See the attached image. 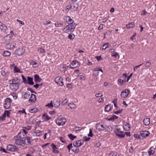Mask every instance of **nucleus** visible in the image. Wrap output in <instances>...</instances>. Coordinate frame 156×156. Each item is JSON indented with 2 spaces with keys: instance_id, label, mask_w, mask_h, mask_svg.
Masks as SVG:
<instances>
[{
  "instance_id": "1",
  "label": "nucleus",
  "mask_w": 156,
  "mask_h": 156,
  "mask_svg": "<svg viewBox=\"0 0 156 156\" xmlns=\"http://www.w3.org/2000/svg\"><path fill=\"white\" fill-rule=\"evenodd\" d=\"M10 88L12 90H17L20 84V80L18 77L14 78L8 81Z\"/></svg>"
},
{
  "instance_id": "2",
  "label": "nucleus",
  "mask_w": 156,
  "mask_h": 156,
  "mask_svg": "<svg viewBox=\"0 0 156 156\" xmlns=\"http://www.w3.org/2000/svg\"><path fill=\"white\" fill-rule=\"evenodd\" d=\"M96 128L97 129L101 131L106 130L107 131H109V127L105 124H102L101 123H99L96 124Z\"/></svg>"
},
{
  "instance_id": "3",
  "label": "nucleus",
  "mask_w": 156,
  "mask_h": 156,
  "mask_svg": "<svg viewBox=\"0 0 156 156\" xmlns=\"http://www.w3.org/2000/svg\"><path fill=\"white\" fill-rule=\"evenodd\" d=\"M60 105V102L59 100L57 99L54 100L53 101H51L49 103V108H52L54 106L55 108H58Z\"/></svg>"
},
{
  "instance_id": "4",
  "label": "nucleus",
  "mask_w": 156,
  "mask_h": 156,
  "mask_svg": "<svg viewBox=\"0 0 156 156\" xmlns=\"http://www.w3.org/2000/svg\"><path fill=\"white\" fill-rule=\"evenodd\" d=\"M66 122V120L63 117H59L56 122V124L59 126L64 125Z\"/></svg>"
},
{
  "instance_id": "5",
  "label": "nucleus",
  "mask_w": 156,
  "mask_h": 156,
  "mask_svg": "<svg viewBox=\"0 0 156 156\" xmlns=\"http://www.w3.org/2000/svg\"><path fill=\"white\" fill-rule=\"evenodd\" d=\"M12 101V100L10 98H7L5 99L4 104V108L7 109L9 108Z\"/></svg>"
},
{
  "instance_id": "6",
  "label": "nucleus",
  "mask_w": 156,
  "mask_h": 156,
  "mask_svg": "<svg viewBox=\"0 0 156 156\" xmlns=\"http://www.w3.org/2000/svg\"><path fill=\"white\" fill-rule=\"evenodd\" d=\"M94 75L97 76L99 75L101 76L102 74L103 71L100 67L96 68L94 69Z\"/></svg>"
},
{
  "instance_id": "7",
  "label": "nucleus",
  "mask_w": 156,
  "mask_h": 156,
  "mask_svg": "<svg viewBox=\"0 0 156 156\" xmlns=\"http://www.w3.org/2000/svg\"><path fill=\"white\" fill-rule=\"evenodd\" d=\"M80 65V63L76 60H73L71 64L69 66V67L73 69L76 68Z\"/></svg>"
},
{
  "instance_id": "8",
  "label": "nucleus",
  "mask_w": 156,
  "mask_h": 156,
  "mask_svg": "<svg viewBox=\"0 0 156 156\" xmlns=\"http://www.w3.org/2000/svg\"><path fill=\"white\" fill-rule=\"evenodd\" d=\"M55 81L56 83L60 86H62L64 84L63 79L60 76H58L56 77L55 79Z\"/></svg>"
},
{
  "instance_id": "9",
  "label": "nucleus",
  "mask_w": 156,
  "mask_h": 156,
  "mask_svg": "<svg viewBox=\"0 0 156 156\" xmlns=\"http://www.w3.org/2000/svg\"><path fill=\"white\" fill-rule=\"evenodd\" d=\"M7 149L8 150L11 151H17L19 150L18 148L16 147L15 146L11 144H9L7 145Z\"/></svg>"
},
{
  "instance_id": "10",
  "label": "nucleus",
  "mask_w": 156,
  "mask_h": 156,
  "mask_svg": "<svg viewBox=\"0 0 156 156\" xmlns=\"http://www.w3.org/2000/svg\"><path fill=\"white\" fill-rule=\"evenodd\" d=\"M130 91L128 89H124L122 91L120 94L122 98L127 97L130 93Z\"/></svg>"
},
{
  "instance_id": "11",
  "label": "nucleus",
  "mask_w": 156,
  "mask_h": 156,
  "mask_svg": "<svg viewBox=\"0 0 156 156\" xmlns=\"http://www.w3.org/2000/svg\"><path fill=\"white\" fill-rule=\"evenodd\" d=\"M127 76V75L126 74H123L122 76L118 79V81L119 83L120 84H122L124 83L126 81V79Z\"/></svg>"
},
{
  "instance_id": "12",
  "label": "nucleus",
  "mask_w": 156,
  "mask_h": 156,
  "mask_svg": "<svg viewBox=\"0 0 156 156\" xmlns=\"http://www.w3.org/2000/svg\"><path fill=\"white\" fill-rule=\"evenodd\" d=\"M84 142L83 140H79L73 143V145L76 147H80L82 145Z\"/></svg>"
},
{
  "instance_id": "13",
  "label": "nucleus",
  "mask_w": 156,
  "mask_h": 156,
  "mask_svg": "<svg viewBox=\"0 0 156 156\" xmlns=\"http://www.w3.org/2000/svg\"><path fill=\"white\" fill-rule=\"evenodd\" d=\"M115 133L117 136L123 138L125 136V134H123V132L120 131L119 129H117L115 131Z\"/></svg>"
},
{
  "instance_id": "14",
  "label": "nucleus",
  "mask_w": 156,
  "mask_h": 156,
  "mask_svg": "<svg viewBox=\"0 0 156 156\" xmlns=\"http://www.w3.org/2000/svg\"><path fill=\"white\" fill-rule=\"evenodd\" d=\"M24 53L23 48H19L14 51V54L16 55L20 56L22 55Z\"/></svg>"
},
{
  "instance_id": "15",
  "label": "nucleus",
  "mask_w": 156,
  "mask_h": 156,
  "mask_svg": "<svg viewBox=\"0 0 156 156\" xmlns=\"http://www.w3.org/2000/svg\"><path fill=\"white\" fill-rule=\"evenodd\" d=\"M64 19L65 20L66 23L68 24H70L74 22V20L72 19L70 16H65L64 18Z\"/></svg>"
},
{
  "instance_id": "16",
  "label": "nucleus",
  "mask_w": 156,
  "mask_h": 156,
  "mask_svg": "<svg viewBox=\"0 0 156 156\" xmlns=\"http://www.w3.org/2000/svg\"><path fill=\"white\" fill-rule=\"evenodd\" d=\"M21 139H15V143L18 145H22L23 144H24V140Z\"/></svg>"
},
{
  "instance_id": "17",
  "label": "nucleus",
  "mask_w": 156,
  "mask_h": 156,
  "mask_svg": "<svg viewBox=\"0 0 156 156\" xmlns=\"http://www.w3.org/2000/svg\"><path fill=\"white\" fill-rule=\"evenodd\" d=\"M36 100V97L35 95L34 94H31L30 98L29 100V101L31 102H34Z\"/></svg>"
},
{
  "instance_id": "18",
  "label": "nucleus",
  "mask_w": 156,
  "mask_h": 156,
  "mask_svg": "<svg viewBox=\"0 0 156 156\" xmlns=\"http://www.w3.org/2000/svg\"><path fill=\"white\" fill-rule=\"evenodd\" d=\"M141 136L144 137H147L150 134V133L147 131H141L140 132Z\"/></svg>"
},
{
  "instance_id": "19",
  "label": "nucleus",
  "mask_w": 156,
  "mask_h": 156,
  "mask_svg": "<svg viewBox=\"0 0 156 156\" xmlns=\"http://www.w3.org/2000/svg\"><path fill=\"white\" fill-rule=\"evenodd\" d=\"M16 44L14 42H10L6 44V47L9 49H12L14 48Z\"/></svg>"
},
{
  "instance_id": "20",
  "label": "nucleus",
  "mask_w": 156,
  "mask_h": 156,
  "mask_svg": "<svg viewBox=\"0 0 156 156\" xmlns=\"http://www.w3.org/2000/svg\"><path fill=\"white\" fill-rule=\"evenodd\" d=\"M30 138L29 136H27L24 141V144L26 145H28L31 144V141H30Z\"/></svg>"
},
{
  "instance_id": "21",
  "label": "nucleus",
  "mask_w": 156,
  "mask_h": 156,
  "mask_svg": "<svg viewBox=\"0 0 156 156\" xmlns=\"http://www.w3.org/2000/svg\"><path fill=\"white\" fill-rule=\"evenodd\" d=\"M34 81L36 83L40 82L41 79L40 78L38 75L36 74L34 75Z\"/></svg>"
},
{
  "instance_id": "22",
  "label": "nucleus",
  "mask_w": 156,
  "mask_h": 156,
  "mask_svg": "<svg viewBox=\"0 0 156 156\" xmlns=\"http://www.w3.org/2000/svg\"><path fill=\"white\" fill-rule=\"evenodd\" d=\"M40 110V108H34L32 109H30L29 112L31 113H36Z\"/></svg>"
},
{
  "instance_id": "23",
  "label": "nucleus",
  "mask_w": 156,
  "mask_h": 156,
  "mask_svg": "<svg viewBox=\"0 0 156 156\" xmlns=\"http://www.w3.org/2000/svg\"><path fill=\"white\" fill-rule=\"evenodd\" d=\"M78 7V5L77 3H74L73 5V7L71 9V11L73 12L76 10Z\"/></svg>"
},
{
  "instance_id": "24",
  "label": "nucleus",
  "mask_w": 156,
  "mask_h": 156,
  "mask_svg": "<svg viewBox=\"0 0 156 156\" xmlns=\"http://www.w3.org/2000/svg\"><path fill=\"white\" fill-rule=\"evenodd\" d=\"M155 152V149L153 147H151L148 151L149 156H151L154 154Z\"/></svg>"
},
{
  "instance_id": "25",
  "label": "nucleus",
  "mask_w": 156,
  "mask_h": 156,
  "mask_svg": "<svg viewBox=\"0 0 156 156\" xmlns=\"http://www.w3.org/2000/svg\"><path fill=\"white\" fill-rule=\"evenodd\" d=\"M42 119L45 121L49 120V117L48 116V114L47 113H45L42 116Z\"/></svg>"
},
{
  "instance_id": "26",
  "label": "nucleus",
  "mask_w": 156,
  "mask_h": 156,
  "mask_svg": "<svg viewBox=\"0 0 156 156\" xmlns=\"http://www.w3.org/2000/svg\"><path fill=\"white\" fill-rule=\"evenodd\" d=\"M28 84L30 85H33L34 84V82L33 81V79L32 77H30L29 76L27 77Z\"/></svg>"
},
{
  "instance_id": "27",
  "label": "nucleus",
  "mask_w": 156,
  "mask_h": 156,
  "mask_svg": "<svg viewBox=\"0 0 156 156\" xmlns=\"http://www.w3.org/2000/svg\"><path fill=\"white\" fill-rule=\"evenodd\" d=\"M6 26L1 22H0V29H1L2 31H5L7 29Z\"/></svg>"
},
{
  "instance_id": "28",
  "label": "nucleus",
  "mask_w": 156,
  "mask_h": 156,
  "mask_svg": "<svg viewBox=\"0 0 156 156\" xmlns=\"http://www.w3.org/2000/svg\"><path fill=\"white\" fill-rule=\"evenodd\" d=\"M77 78L78 79L84 80L85 79V75L82 73H80L77 76Z\"/></svg>"
},
{
  "instance_id": "29",
  "label": "nucleus",
  "mask_w": 156,
  "mask_h": 156,
  "mask_svg": "<svg viewBox=\"0 0 156 156\" xmlns=\"http://www.w3.org/2000/svg\"><path fill=\"white\" fill-rule=\"evenodd\" d=\"M69 24L70 27V29H71V31L72 32L73 31L76 26L75 23L73 22Z\"/></svg>"
},
{
  "instance_id": "30",
  "label": "nucleus",
  "mask_w": 156,
  "mask_h": 156,
  "mask_svg": "<svg viewBox=\"0 0 156 156\" xmlns=\"http://www.w3.org/2000/svg\"><path fill=\"white\" fill-rule=\"evenodd\" d=\"M123 128L125 130L128 131L130 129V125L129 124L126 123L123 126Z\"/></svg>"
},
{
  "instance_id": "31",
  "label": "nucleus",
  "mask_w": 156,
  "mask_h": 156,
  "mask_svg": "<svg viewBox=\"0 0 156 156\" xmlns=\"http://www.w3.org/2000/svg\"><path fill=\"white\" fill-rule=\"evenodd\" d=\"M23 132H20L17 136H15L16 137L18 138H23L24 137Z\"/></svg>"
},
{
  "instance_id": "32",
  "label": "nucleus",
  "mask_w": 156,
  "mask_h": 156,
  "mask_svg": "<svg viewBox=\"0 0 156 156\" xmlns=\"http://www.w3.org/2000/svg\"><path fill=\"white\" fill-rule=\"evenodd\" d=\"M135 26V24L133 22L130 23L129 24H126V27L127 29L134 27Z\"/></svg>"
},
{
  "instance_id": "33",
  "label": "nucleus",
  "mask_w": 156,
  "mask_h": 156,
  "mask_svg": "<svg viewBox=\"0 0 156 156\" xmlns=\"http://www.w3.org/2000/svg\"><path fill=\"white\" fill-rule=\"evenodd\" d=\"M143 123L144 125L145 126L148 125L150 123L149 119L148 118L144 119L143 120Z\"/></svg>"
},
{
  "instance_id": "34",
  "label": "nucleus",
  "mask_w": 156,
  "mask_h": 156,
  "mask_svg": "<svg viewBox=\"0 0 156 156\" xmlns=\"http://www.w3.org/2000/svg\"><path fill=\"white\" fill-rule=\"evenodd\" d=\"M34 133H36L37 136H41L43 134V132L40 130H37Z\"/></svg>"
},
{
  "instance_id": "35",
  "label": "nucleus",
  "mask_w": 156,
  "mask_h": 156,
  "mask_svg": "<svg viewBox=\"0 0 156 156\" xmlns=\"http://www.w3.org/2000/svg\"><path fill=\"white\" fill-rule=\"evenodd\" d=\"M9 73L8 72H5L4 71H2L1 72V75L3 77H7L9 75Z\"/></svg>"
},
{
  "instance_id": "36",
  "label": "nucleus",
  "mask_w": 156,
  "mask_h": 156,
  "mask_svg": "<svg viewBox=\"0 0 156 156\" xmlns=\"http://www.w3.org/2000/svg\"><path fill=\"white\" fill-rule=\"evenodd\" d=\"M69 26V25H67L65 28L63 29L62 31L65 33H67V31L70 30L71 31V29H70Z\"/></svg>"
},
{
  "instance_id": "37",
  "label": "nucleus",
  "mask_w": 156,
  "mask_h": 156,
  "mask_svg": "<svg viewBox=\"0 0 156 156\" xmlns=\"http://www.w3.org/2000/svg\"><path fill=\"white\" fill-rule=\"evenodd\" d=\"M68 136L71 140H72L76 138V136H75L71 133L68 134Z\"/></svg>"
},
{
  "instance_id": "38",
  "label": "nucleus",
  "mask_w": 156,
  "mask_h": 156,
  "mask_svg": "<svg viewBox=\"0 0 156 156\" xmlns=\"http://www.w3.org/2000/svg\"><path fill=\"white\" fill-rule=\"evenodd\" d=\"M108 43H105L101 47V50H103L106 48H107L108 46Z\"/></svg>"
},
{
  "instance_id": "39",
  "label": "nucleus",
  "mask_w": 156,
  "mask_h": 156,
  "mask_svg": "<svg viewBox=\"0 0 156 156\" xmlns=\"http://www.w3.org/2000/svg\"><path fill=\"white\" fill-rule=\"evenodd\" d=\"M10 55L11 53L10 52L7 51H4L3 54V56L5 57L9 56Z\"/></svg>"
},
{
  "instance_id": "40",
  "label": "nucleus",
  "mask_w": 156,
  "mask_h": 156,
  "mask_svg": "<svg viewBox=\"0 0 156 156\" xmlns=\"http://www.w3.org/2000/svg\"><path fill=\"white\" fill-rule=\"evenodd\" d=\"M122 154H118L117 153H111L109 154V156H121Z\"/></svg>"
},
{
  "instance_id": "41",
  "label": "nucleus",
  "mask_w": 156,
  "mask_h": 156,
  "mask_svg": "<svg viewBox=\"0 0 156 156\" xmlns=\"http://www.w3.org/2000/svg\"><path fill=\"white\" fill-rule=\"evenodd\" d=\"M111 105H107L105 108V111L108 112L111 109Z\"/></svg>"
},
{
  "instance_id": "42",
  "label": "nucleus",
  "mask_w": 156,
  "mask_h": 156,
  "mask_svg": "<svg viewBox=\"0 0 156 156\" xmlns=\"http://www.w3.org/2000/svg\"><path fill=\"white\" fill-rule=\"evenodd\" d=\"M75 37V35L72 33L69 34L68 36V38L70 40H73Z\"/></svg>"
},
{
  "instance_id": "43",
  "label": "nucleus",
  "mask_w": 156,
  "mask_h": 156,
  "mask_svg": "<svg viewBox=\"0 0 156 156\" xmlns=\"http://www.w3.org/2000/svg\"><path fill=\"white\" fill-rule=\"evenodd\" d=\"M4 112L6 116L8 118H10V115L11 114L10 111L5 110Z\"/></svg>"
},
{
  "instance_id": "44",
  "label": "nucleus",
  "mask_w": 156,
  "mask_h": 156,
  "mask_svg": "<svg viewBox=\"0 0 156 156\" xmlns=\"http://www.w3.org/2000/svg\"><path fill=\"white\" fill-rule=\"evenodd\" d=\"M72 150L73 152L76 153H78L80 151V150L79 148H77L74 147H73Z\"/></svg>"
},
{
  "instance_id": "45",
  "label": "nucleus",
  "mask_w": 156,
  "mask_h": 156,
  "mask_svg": "<svg viewBox=\"0 0 156 156\" xmlns=\"http://www.w3.org/2000/svg\"><path fill=\"white\" fill-rule=\"evenodd\" d=\"M112 57H114L115 58H116L117 57H118V58H119V54L117 52H114L113 53L112 55Z\"/></svg>"
},
{
  "instance_id": "46",
  "label": "nucleus",
  "mask_w": 156,
  "mask_h": 156,
  "mask_svg": "<svg viewBox=\"0 0 156 156\" xmlns=\"http://www.w3.org/2000/svg\"><path fill=\"white\" fill-rule=\"evenodd\" d=\"M14 73H20V70L16 67V66H15L14 68Z\"/></svg>"
},
{
  "instance_id": "47",
  "label": "nucleus",
  "mask_w": 156,
  "mask_h": 156,
  "mask_svg": "<svg viewBox=\"0 0 156 156\" xmlns=\"http://www.w3.org/2000/svg\"><path fill=\"white\" fill-rule=\"evenodd\" d=\"M6 115L4 112V113L2 114L1 116H0V119H1L2 121H3L5 119V117H6Z\"/></svg>"
},
{
  "instance_id": "48",
  "label": "nucleus",
  "mask_w": 156,
  "mask_h": 156,
  "mask_svg": "<svg viewBox=\"0 0 156 156\" xmlns=\"http://www.w3.org/2000/svg\"><path fill=\"white\" fill-rule=\"evenodd\" d=\"M69 106L70 107V108L74 109L76 108V106L75 105L74 103H70L69 104Z\"/></svg>"
},
{
  "instance_id": "49",
  "label": "nucleus",
  "mask_w": 156,
  "mask_h": 156,
  "mask_svg": "<svg viewBox=\"0 0 156 156\" xmlns=\"http://www.w3.org/2000/svg\"><path fill=\"white\" fill-rule=\"evenodd\" d=\"M30 93H27L26 92L24 95V98L26 99H28L30 97Z\"/></svg>"
},
{
  "instance_id": "50",
  "label": "nucleus",
  "mask_w": 156,
  "mask_h": 156,
  "mask_svg": "<svg viewBox=\"0 0 156 156\" xmlns=\"http://www.w3.org/2000/svg\"><path fill=\"white\" fill-rule=\"evenodd\" d=\"M37 50L39 52L41 53H44V52H45V50L44 49L42 48H38Z\"/></svg>"
},
{
  "instance_id": "51",
  "label": "nucleus",
  "mask_w": 156,
  "mask_h": 156,
  "mask_svg": "<svg viewBox=\"0 0 156 156\" xmlns=\"http://www.w3.org/2000/svg\"><path fill=\"white\" fill-rule=\"evenodd\" d=\"M93 134L92 133V130L91 129H90L89 133L88 134V136L90 137H92Z\"/></svg>"
},
{
  "instance_id": "52",
  "label": "nucleus",
  "mask_w": 156,
  "mask_h": 156,
  "mask_svg": "<svg viewBox=\"0 0 156 156\" xmlns=\"http://www.w3.org/2000/svg\"><path fill=\"white\" fill-rule=\"evenodd\" d=\"M55 25L57 27H62L63 26V24L62 23H55Z\"/></svg>"
},
{
  "instance_id": "53",
  "label": "nucleus",
  "mask_w": 156,
  "mask_h": 156,
  "mask_svg": "<svg viewBox=\"0 0 156 156\" xmlns=\"http://www.w3.org/2000/svg\"><path fill=\"white\" fill-rule=\"evenodd\" d=\"M21 76L22 77V78L23 79V82L24 83H26L27 82V81L26 78L23 75H21Z\"/></svg>"
},
{
  "instance_id": "54",
  "label": "nucleus",
  "mask_w": 156,
  "mask_h": 156,
  "mask_svg": "<svg viewBox=\"0 0 156 156\" xmlns=\"http://www.w3.org/2000/svg\"><path fill=\"white\" fill-rule=\"evenodd\" d=\"M74 129L75 130V131H76L81 130L82 129V128L80 127H78L76 126L75 127Z\"/></svg>"
},
{
  "instance_id": "55",
  "label": "nucleus",
  "mask_w": 156,
  "mask_h": 156,
  "mask_svg": "<svg viewBox=\"0 0 156 156\" xmlns=\"http://www.w3.org/2000/svg\"><path fill=\"white\" fill-rule=\"evenodd\" d=\"M151 62H147L146 63L145 65L147 69H148L149 67L151 65Z\"/></svg>"
},
{
  "instance_id": "56",
  "label": "nucleus",
  "mask_w": 156,
  "mask_h": 156,
  "mask_svg": "<svg viewBox=\"0 0 156 156\" xmlns=\"http://www.w3.org/2000/svg\"><path fill=\"white\" fill-rule=\"evenodd\" d=\"M60 141L62 143H65L66 142V140L63 137H61L59 138Z\"/></svg>"
},
{
  "instance_id": "57",
  "label": "nucleus",
  "mask_w": 156,
  "mask_h": 156,
  "mask_svg": "<svg viewBox=\"0 0 156 156\" xmlns=\"http://www.w3.org/2000/svg\"><path fill=\"white\" fill-rule=\"evenodd\" d=\"M133 136L134 137L138 139H141L140 137L138 134H134L133 135Z\"/></svg>"
},
{
  "instance_id": "58",
  "label": "nucleus",
  "mask_w": 156,
  "mask_h": 156,
  "mask_svg": "<svg viewBox=\"0 0 156 156\" xmlns=\"http://www.w3.org/2000/svg\"><path fill=\"white\" fill-rule=\"evenodd\" d=\"M67 148L69 150V151H70V149L71 148H72L73 147H72V144H69L68 145L67 147Z\"/></svg>"
},
{
  "instance_id": "59",
  "label": "nucleus",
  "mask_w": 156,
  "mask_h": 156,
  "mask_svg": "<svg viewBox=\"0 0 156 156\" xmlns=\"http://www.w3.org/2000/svg\"><path fill=\"white\" fill-rule=\"evenodd\" d=\"M57 148H54L53 149V152L55 154H58L59 152L58 151L56 150V149Z\"/></svg>"
},
{
  "instance_id": "60",
  "label": "nucleus",
  "mask_w": 156,
  "mask_h": 156,
  "mask_svg": "<svg viewBox=\"0 0 156 156\" xmlns=\"http://www.w3.org/2000/svg\"><path fill=\"white\" fill-rule=\"evenodd\" d=\"M83 139L85 141H89L90 140V138L89 137L84 136L83 137Z\"/></svg>"
},
{
  "instance_id": "61",
  "label": "nucleus",
  "mask_w": 156,
  "mask_h": 156,
  "mask_svg": "<svg viewBox=\"0 0 156 156\" xmlns=\"http://www.w3.org/2000/svg\"><path fill=\"white\" fill-rule=\"evenodd\" d=\"M104 98H100L98 100V102L99 103H102L104 101Z\"/></svg>"
},
{
  "instance_id": "62",
  "label": "nucleus",
  "mask_w": 156,
  "mask_h": 156,
  "mask_svg": "<svg viewBox=\"0 0 156 156\" xmlns=\"http://www.w3.org/2000/svg\"><path fill=\"white\" fill-rule=\"evenodd\" d=\"M12 96L13 98H14L15 99H16L17 98V95L16 93H13L12 94Z\"/></svg>"
},
{
  "instance_id": "63",
  "label": "nucleus",
  "mask_w": 156,
  "mask_h": 156,
  "mask_svg": "<svg viewBox=\"0 0 156 156\" xmlns=\"http://www.w3.org/2000/svg\"><path fill=\"white\" fill-rule=\"evenodd\" d=\"M103 24H100L99 25V27L98 28V30H100L103 28Z\"/></svg>"
},
{
  "instance_id": "64",
  "label": "nucleus",
  "mask_w": 156,
  "mask_h": 156,
  "mask_svg": "<svg viewBox=\"0 0 156 156\" xmlns=\"http://www.w3.org/2000/svg\"><path fill=\"white\" fill-rule=\"evenodd\" d=\"M51 146L52 148V149L54 148H57L56 146L54 144H51Z\"/></svg>"
}]
</instances>
